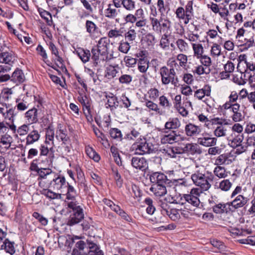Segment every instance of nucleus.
<instances>
[{"instance_id": "1", "label": "nucleus", "mask_w": 255, "mask_h": 255, "mask_svg": "<svg viewBox=\"0 0 255 255\" xmlns=\"http://www.w3.org/2000/svg\"><path fill=\"white\" fill-rule=\"evenodd\" d=\"M150 181L154 183L150 188V191L158 197L167 194V187L171 183L167 176L161 172H153L149 176Z\"/></svg>"}, {"instance_id": "2", "label": "nucleus", "mask_w": 255, "mask_h": 255, "mask_svg": "<svg viewBox=\"0 0 255 255\" xmlns=\"http://www.w3.org/2000/svg\"><path fill=\"white\" fill-rule=\"evenodd\" d=\"M202 193V191L198 188H192L189 193L184 194H176L172 197V200L170 202L172 203L184 205L188 203L193 206L197 207L199 206L200 201L199 197Z\"/></svg>"}, {"instance_id": "3", "label": "nucleus", "mask_w": 255, "mask_h": 255, "mask_svg": "<svg viewBox=\"0 0 255 255\" xmlns=\"http://www.w3.org/2000/svg\"><path fill=\"white\" fill-rule=\"evenodd\" d=\"M191 178L194 184L200 187V190L207 191L211 186L210 182L213 181L214 176L211 172L205 170L196 171L191 175Z\"/></svg>"}, {"instance_id": "4", "label": "nucleus", "mask_w": 255, "mask_h": 255, "mask_svg": "<svg viewBox=\"0 0 255 255\" xmlns=\"http://www.w3.org/2000/svg\"><path fill=\"white\" fill-rule=\"evenodd\" d=\"M149 20L152 29L156 33L161 35L171 33L172 22L165 15H161L159 18L150 16Z\"/></svg>"}, {"instance_id": "5", "label": "nucleus", "mask_w": 255, "mask_h": 255, "mask_svg": "<svg viewBox=\"0 0 255 255\" xmlns=\"http://www.w3.org/2000/svg\"><path fill=\"white\" fill-rule=\"evenodd\" d=\"M110 40L106 37H102L98 41L97 47L92 49V58L96 63L99 60L105 61L109 59L108 46Z\"/></svg>"}, {"instance_id": "6", "label": "nucleus", "mask_w": 255, "mask_h": 255, "mask_svg": "<svg viewBox=\"0 0 255 255\" xmlns=\"http://www.w3.org/2000/svg\"><path fill=\"white\" fill-rule=\"evenodd\" d=\"M130 150L134 154L143 155L153 152V145L148 142L145 137H141L135 141L131 146Z\"/></svg>"}, {"instance_id": "7", "label": "nucleus", "mask_w": 255, "mask_h": 255, "mask_svg": "<svg viewBox=\"0 0 255 255\" xmlns=\"http://www.w3.org/2000/svg\"><path fill=\"white\" fill-rule=\"evenodd\" d=\"M242 188L240 186H237L232 192L231 198L233 199L231 202L227 203L228 207H231L234 209H238L243 207L249 201V198L240 194Z\"/></svg>"}, {"instance_id": "8", "label": "nucleus", "mask_w": 255, "mask_h": 255, "mask_svg": "<svg viewBox=\"0 0 255 255\" xmlns=\"http://www.w3.org/2000/svg\"><path fill=\"white\" fill-rule=\"evenodd\" d=\"M67 206L73 210V213L68 219L67 225L71 226L80 222L84 216L82 208L78 205L76 201L68 202Z\"/></svg>"}, {"instance_id": "9", "label": "nucleus", "mask_w": 255, "mask_h": 255, "mask_svg": "<svg viewBox=\"0 0 255 255\" xmlns=\"http://www.w3.org/2000/svg\"><path fill=\"white\" fill-rule=\"evenodd\" d=\"M185 138V137L173 130L163 132L160 136L162 144H173L183 141Z\"/></svg>"}, {"instance_id": "10", "label": "nucleus", "mask_w": 255, "mask_h": 255, "mask_svg": "<svg viewBox=\"0 0 255 255\" xmlns=\"http://www.w3.org/2000/svg\"><path fill=\"white\" fill-rule=\"evenodd\" d=\"M77 99L82 106L84 114L88 122L92 123L93 119L91 108V100L86 95L83 94H80Z\"/></svg>"}, {"instance_id": "11", "label": "nucleus", "mask_w": 255, "mask_h": 255, "mask_svg": "<svg viewBox=\"0 0 255 255\" xmlns=\"http://www.w3.org/2000/svg\"><path fill=\"white\" fill-rule=\"evenodd\" d=\"M6 232L0 228V250H4L7 253L12 255L15 253V243L8 239H5Z\"/></svg>"}, {"instance_id": "12", "label": "nucleus", "mask_w": 255, "mask_h": 255, "mask_svg": "<svg viewBox=\"0 0 255 255\" xmlns=\"http://www.w3.org/2000/svg\"><path fill=\"white\" fill-rule=\"evenodd\" d=\"M159 74L161 76V83L163 85H168L169 83H175V77L176 72H173L168 70L167 66H163L160 68Z\"/></svg>"}, {"instance_id": "13", "label": "nucleus", "mask_w": 255, "mask_h": 255, "mask_svg": "<svg viewBox=\"0 0 255 255\" xmlns=\"http://www.w3.org/2000/svg\"><path fill=\"white\" fill-rule=\"evenodd\" d=\"M14 112V109L11 107L9 105L0 102V114L5 120L13 122L15 116Z\"/></svg>"}, {"instance_id": "14", "label": "nucleus", "mask_w": 255, "mask_h": 255, "mask_svg": "<svg viewBox=\"0 0 255 255\" xmlns=\"http://www.w3.org/2000/svg\"><path fill=\"white\" fill-rule=\"evenodd\" d=\"M228 98L229 101H227L222 106H219L218 108L219 112L224 113L226 110H229L236 105H240L237 103V100L239 99L238 94L236 91H231Z\"/></svg>"}, {"instance_id": "15", "label": "nucleus", "mask_w": 255, "mask_h": 255, "mask_svg": "<svg viewBox=\"0 0 255 255\" xmlns=\"http://www.w3.org/2000/svg\"><path fill=\"white\" fill-rule=\"evenodd\" d=\"M39 113L36 108H32L27 111L24 114V118L27 123L29 125L38 122Z\"/></svg>"}, {"instance_id": "16", "label": "nucleus", "mask_w": 255, "mask_h": 255, "mask_svg": "<svg viewBox=\"0 0 255 255\" xmlns=\"http://www.w3.org/2000/svg\"><path fill=\"white\" fill-rule=\"evenodd\" d=\"M244 138L243 134L235 132H232L227 137L229 145L233 148L241 146Z\"/></svg>"}, {"instance_id": "17", "label": "nucleus", "mask_w": 255, "mask_h": 255, "mask_svg": "<svg viewBox=\"0 0 255 255\" xmlns=\"http://www.w3.org/2000/svg\"><path fill=\"white\" fill-rule=\"evenodd\" d=\"M217 140L216 137H211L209 133H205L202 134L201 137L198 138L197 142L202 146L210 147L215 145Z\"/></svg>"}, {"instance_id": "18", "label": "nucleus", "mask_w": 255, "mask_h": 255, "mask_svg": "<svg viewBox=\"0 0 255 255\" xmlns=\"http://www.w3.org/2000/svg\"><path fill=\"white\" fill-rule=\"evenodd\" d=\"M167 205L163 204L161 206V213L163 215L168 216L173 221H176L180 218V211L176 209H169Z\"/></svg>"}, {"instance_id": "19", "label": "nucleus", "mask_w": 255, "mask_h": 255, "mask_svg": "<svg viewBox=\"0 0 255 255\" xmlns=\"http://www.w3.org/2000/svg\"><path fill=\"white\" fill-rule=\"evenodd\" d=\"M131 164L133 168L142 171L148 168V163L144 157H133Z\"/></svg>"}, {"instance_id": "20", "label": "nucleus", "mask_w": 255, "mask_h": 255, "mask_svg": "<svg viewBox=\"0 0 255 255\" xmlns=\"http://www.w3.org/2000/svg\"><path fill=\"white\" fill-rule=\"evenodd\" d=\"M29 98L28 96H23L16 99L15 107L18 111H24L30 107Z\"/></svg>"}, {"instance_id": "21", "label": "nucleus", "mask_w": 255, "mask_h": 255, "mask_svg": "<svg viewBox=\"0 0 255 255\" xmlns=\"http://www.w3.org/2000/svg\"><path fill=\"white\" fill-rule=\"evenodd\" d=\"M65 178L62 175L54 176V178L50 182V185L54 189L59 190L67 187Z\"/></svg>"}, {"instance_id": "22", "label": "nucleus", "mask_w": 255, "mask_h": 255, "mask_svg": "<svg viewBox=\"0 0 255 255\" xmlns=\"http://www.w3.org/2000/svg\"><path fill=\"white\" fill-rule=\"evenodd\" d=\"M215 122H217V124L219 125L217 127L214 131V134L217 137L226 136L227 135L228 129L223 125V119L218 118H215L213 120Z\"/></svg>"}, {"instance_id": "23", "label": "nucleus", "mask_w": 255, "mask_h": 255, "mask_svg": "<svg viewBox=\"0 0 255 255\" xmlns=\"http://www.w3.org/2000/svg\"><path fill=\"white\" fill-rule=\"evenodd\" d=\"M16 61V57L12 51L2 52L0 53V62L12 66Z\"/></svg>"}, {"instance_id": "24", "label": "nucleus", "mask_w": 255, "mask_h": 255, "mask_svg": "<svg viewBox=\"0 0 255 255\" xmlns=\"http://www.w3.org/2000/svg\"><path fill=\"white\" fill-rule=\"evenodd\" d=\"M40 137V132L35 129L27 133L25 138V145H29L38 141Z\"/></svg>"}, {"instance_id": "25", "label": "nucleus", "mask_w": 255, "mask_h": 255, "mask_svg": "<svg viewBox=\"0 0 255 255\" xmlns=\"http://www.w3.org/2000/svg\"><path fill=\"white\" fill-rule=\"evenodd\" d=\"M107 103L105 104L106 108H110L112 112L115 111L119 106V102L117 97L113 94L106 95Z\"/></svg>"}, {"instance_id": "26", "label": "nucleus", "mask_w": 255, "mask_h": 255, "mask_svg": "<svg viewBox=\"0 0 255 255\" xmlns=\"http://www.w3.org/2000/svg\"><path fill=\"white\" fill-rule=\"evenodd\" d=\"M87 248H86V244L83 241H79L76 243L73 250V255H87Z\"/></svg>"}, {"instance_id": "27", "label": "nucleus", "mask_w": 255, "mask_h": 255, "mask_svg": "<svg viewBox=\"0 0 255 255\" xmlns=\"http://www.w3.org/2000/svg\"><path fill=\"white\" fill-rule=\"evenodd\" d=\"M24 80L25 76L23 71L19 68H16L11 76V81L18 85L23 82Z\"/></svg>"}, {"instance_id": "28", "label": "nucleus", "mask_w": 255, "mask_h": 255, "mask_svg": "<svg viewBox=\"0 0 255 255\" xmlns=\"http://www.w3.org/2000/svg\"><path fill=\"white\" fill-rule=\"evenodd\" d=\"M183 150L184 152L191 155L200 154L202 152L200 146L197 144L193 143L186 144Z\"/></svg>"}, {"instance_id": "29", "label": "nucleus", "mask_w": 255, "mask_h": 255, "mask_svg": "<svg viewBox=\"0 0 255 255\" xmlns=\"http://www.w3.org/2000/svg\"><path fill=\"white\" fill-rule=\"evenodd\" d=\"M211 86L205 85L201 89L196 90L194 93V97L198 100H202L205 96H209L211 94Z\"/></svg>"}, {"instance_id": "30", "label": "nucleus", "mask_w": 255, "mask_h": 255, "mask_svg": "<svg viewBox=\"0 0 255 255\" xmlns=\"http://www.w3.org/2000/svg\"><path fill=\"white\" fill-rule=\"evenodd\" d=\"M240 108V105H236L235 106L230 108L229 109L233 113L231 118L232 120L235 123L241 122L244 118V117L242 114L239 112Z\"/></svg>"}, {"instance_id": "31", "label": "nucleus", "mask_w": 255, "mask_h": 255, "mask_svg": "<svg viewBox=\"0 0 255 255\" xmlns=\"http://www.w3.org/2000/svg\"><path fill=\"white\" fill-rule=\"evenodd\" d=\"M120 13V10L115 7L112 4H108L107 7L104 10V15L109 18L114 19Z\"/></svg>"}, {"instance_id": "32", "label": "nucleus", "mask_w": 255, "mask_h": 255, "mask_svg": "<svg viewBox=\"0 0 255 255\" xmlns=\"http://www.w3.org/2000/svg\"><path fill=\"white\" fill-rule=\"evenodd\" d=\"M186 134L188 136L197 135L201 131L199 127L192 124H188L185 127Z\"/></svg>"}, {"instance_id": "33", "label": "nucleus", "mask_w": 255, "mask_h": 255, "mask_svg": "<svg viewBox=\"0 0 255 255\" xmlns=\"http://www.w3.org/2000/svg\"><path fill=\"white\" fill-rule=\"evenodd\" d=\"M74 53L78 56L84 63H87L90 60L91 53L89 50L84 49L82 48H78Z\"/></svg>"}, {"instance_id": "34", "label": "nucleus", "mask_w": 255, "mask_h": 255, "mask_svg": "<svg viewBox=\"0 0 255 255\" xmlns=\"http://www.w3.org/2000/svg\"><path fill=\"white\" fill-rule=\"evenodd\" d=\"M85 28L86 32L92 38L95 37L99 29L97 25L93 21L89 20L86 21Z\"/></svg>"}, {"instance_id": "35", "label": "nucleus", "mask_w": 255, "mask_h": 255, "mask_svg": "<svg viewBox=\"0 0 255 255\" xmlns=\"http://www.w3.org/2000/svg\"><path fill=\"white\" fill-rule=\"evenodd\" d=\"M88 254H87V255H104L102 251L100 249L99 247L95 243L88 241Z\"/></svg>"}, {"instance_id": "36", "label": "nucleus", "mask_w": 255, "mask_h": 255, "mask_svg": "<svg viewBox=\"0 0 255 255\" xmlns=\"http://www.w3.org/2000/svg\"><path fill=\"white\" fill-rule=\"evenodd\" d=\"M176 17L179 20H183L184 23L188 24L190 20L187 18V15L185 12V9L183 7H178L175 12Z\"/></svg>"}, {"instance_id": "37", "label": "nucleus", "mask_w": 255, "mask_h": 255, "mask_svg": "<svg viewBox=\"0 0 255 255\" xmlns=\"http://www.w3.org/2000/svg\"><path fill=\"white\" fill-rule=\"evenodd\" d=\"M180 126V122L177 118H170L165 124L166 129H176Z\"/></svg>"}, {"instance_id": "38", "label": "nucleus", "mask_w": 255, "mask_h": 255, "mask_svg": "<svg viewBox=\"0 0 255 255\" xmlns=\"http://www.w3.org/2000/svg\"><path fill=\"white\" fill-rule=\"evenodd\" d=\"M192 47L193 51V56L197 59L204 54V50L202 44L192 43Z\"/></svg>"}, {"instance_id": "39", "label": "nucleus", "mask_w": 255, "mask_h": 255, "mask_svg": "<svg viewBox=\"0 0 255 255\" xmlns=\"http://www.w3.org/2000/svg\"><path fill=\"white\" fill-rule=\"evenodd\" d=\"M12 141V137L10 135L6 133L1 136L0 145L4 146L6 149H8L10 147Z\"/></svg>"}, {"instance_id": "40", "label": "nucleus", "mask_w": 255, "mask_h": 255, "mask_svg": "<svg viewBox=\"0 0 255 255\" xmlns=\"http://www.w3.org/2000/svg\"><path fill=\"white\" fill-rule=\"evenodd\" d=\"M75 170L77 172V178L78 180L77 183L78 186L80 187H85V179L83 172L81 170L80 167L78 166L76 167Z\"/></svg>"}, {"instance_id": "41", "label": "nucleus", "mask_w": 255, "mask_h": 255, "mask_svg": "<svg viewBox=\"0 0 255 255\" xmlns=\"http://www.w3.org/2000/svg\"><path fill=\"white\" fill-rule=\"evenodd\" d=\"M85 151L87 155L91 159L96 162H98L100 160V155L91 146H87L85 147Z\"/></svg>"}, {"instance_id": "42", "label": "nucleus", "mask_w": 255, "mask_h": 255, "mask_svg": "<svg viewBox=\"0 0 255 255\" xmlns=\"http://www.w3.org/2000/svg\"><path fill=\"white\" fill-rule=\"evenodd\" d=\"M124 35L126 41L132 43L136 37V32L134 28L130 27L128 31L125 33Z\"/></svg>"}, {"instance_id": "43", "label": "nucleus", "mask_w": 255, "mask_h": 255, "mask_svg": "<svg viewBox=\"0 0 255 255\" xmlns=\"http://www.w3.org/2000/svg\"><path fill=\"white\" fill-rule=\"evenodd\" d=\"M145 106L150 110L154 111L156 114L161 115L163 114L162 110L160 109L157 104L154 103L152 101H146Z\"/></svg>"}, {"instance_id": "44", "label": "nucleus", "mask_w": 255, "mask_h": 255, "mask_svg": "<svg viewBox=\"0 0 255 255\" xmlns=\"http://www.w3.org/2000/svg\"><path fill=\"white\" fill-rule=\"evenodd\" d=\"M137 62L138 70L141 73H145L149 67V61L145 58H139Z\"/></svg>"}, {"instance_id": "45", "label": "nucleus", "mask_w": 255, "mask_h": 255, "mask_svg": "<svg viewBox=\"0 0 255 255\" xmlns=\"http://www.w3.org/2000/svg\"><path fill=\"white\" fill-rule=\"evenodd\" d=\"M214 175L219 178H225L228 175L225 167L221 166H217L213 171Z\"/></svg>"}, {"instance_id": "46", "label": "nucleus", "mask_w": 255, "mask_h": 255, "mask_svg": "<svg viewBox=\"0 0 255 255\" xmlns=\"http://www.w3.org/2000/svg\"><path fill=\"white\" fill-rule=\"evenodd\" d=\"M171 33H167L166 34H162L161 38L160 40L159 45L160 47L164 50H167L169 48V40L168 37Z\"/></svg>"}, {"instance_id": "47", "label": "nucleus", "mask_w": 255, "mask_h": 255, "mask_svg": "<svg viewBox=\"0 0 255 255\" xmlns=\"http://www.w3.org/2000/svg\"><path fill=\"white\" fill-rule=\"evenodd\" d=\"M94 131L100 142L105 146H108L109 142L105 135L97 128H94Z\"/></svg>"}, {"instance_id": "48", "label": "nucleus", "mask_w": 255, "mask_h": 255, "mask_svg": "<svg viewBox=\"0 0 255 255\" xmlns=\"http://www.w3.org/2000/svg\"><path fill=\"white\" fill-rule=\"evenodd\" d=\"M119 67L110 65L107 67L106 71V76L109 79L113 78L116 76L118 73Z\"/></svg>"}, {"instance_id": "49", "label": "nucleus", "mask_w": 255, "mask_h": 255, "mask_svg": "<svg viewBox=\"0 0 255 255\" xmlns=\"http://www.w3.org/2000/svg\"><path fill=\"white\" fill-rule=\"evenodd\" d=\"M38 12L40 16L46 21L47 24L51 25L52 23V18L51 14L42 8L39 9Z\"/></svg>"}, {"instance_id": "50", "label": "nucleus", "mask_w": 255, "mask_h": 255, "mask_svg": "<svg viewBox=\"0 0 255 255\" xmlns=\"http://www.w3.org/2000/svg\"><path fill=\"white\" fill-rule=\"evenodd\" d=\"M193 0H189L187 2V3L185 7V12L187 15V18L191 20L193 17L194 12L193 8Z\"/></svg>"}, {"instance_id": "51", "label": "nucleus", "mask_w": 255, "mask_h": 255, "mask_svg": "<svg viewBox=\"0 0 255 255\" xmlns=\"http://www.w3.org/2000/svg\"><path fill=\"white\" fill-rule=\"evenodd\" d=\"M210 54L213 58H217L221 55V45L214 43L213 44L210 49Z\"/></svg>"}, {"instance_id": "52", "label": "nucleus", "mask_w": 255, "mask_h": 255, "mask_svg": "<svg viewBox=\"0 0 255 255\" xmlns=\"http://www.w3.org/2000/svg\"><path fill=\"white\" fill-rule=\"evenodd\" d=\"M175 44L181 52H185L189 49L188 44L182 39H178L176 41Z\"/></svg>"}, {"instance_id": "53", "label": "nucleus", "mask_w": 255, "mask_h": 255, "mask_svg": "<svg viewBox=\"0 0 255 255\" xmlns=\"http://www.w3.org/2000/svg\"><path fill=\"white\" fill-rule=\"evenodd\" d=\"M192 71L194 74H196L198 75H201L204 74H209L210 72V69H207L202 65L200 64L195 66L194 67Z\"/></svg>"}, {"instance_id": "54", "label": "nucleus", "mask_w": 255, "mask_h": 255, "mask_svg": "<svg viewBox=\"0 0 255 255\" xmlns=\"http://www.w3.org/2000/svg\"><path fill=\"white\" fill-rule=\"evenodd\" d=\"M167 65L169 67L168 70L172 71L173 72H176L175 71L178 70L180 67L174 57L169 58L167 62Z\"/></svg>"}, {"instance_id": "55", "label": "nucleus", "mask_w": 255, "mask_h": 255, "mask_svg": "<svg viewBox=\"0 0 255 255\" xmlns=\"http://www.w3.org/2000/svg\"><path fill=\"white\" fill-rule=\"evenodd\" d=\"M199 60L200 64L207 69H210L212 64L211 58L208 55L203 54L197 58Z\"/></svg>"}, {"instance_id": "56", "label": "nucleus", "mask_w": 255, "mask_h": 255, "mask_svg": "<svg viewBox=\"0 0 255 255\" xmlns=\"http://www.w3.org/2000/svg\"><path fill=\"white\" fill-rule=\"evenodd\" d=\"M37 174L39 178L42 179L46 178L47 176L50 175H55V172H53L51 169L49 168H40Z\"/></svg>"}, {"instance_id": "57", "label": "nucleus", "mask_w": 255, "mask_h": 255, "mask_svg": "<svg viewBox=\"0 0 255 255\" xmlns=\"http://www.w3.org/2000/svg\"><path fill=\"white\" fill-rule=\"evenodd\" d=\"M41 194L50 199H59L61 197L60 194L55 193L48 189H43Z\"/></svg>"}, {"instance_id": "58", "label": "nucleus", "mask_w": 255, "mask_h": 255, "mask_svg": "<svg viewBox=\"0 0 255 255\" xmlns=\"http://www.w3.org/2000/svg\"><path fill=\"white\" fill-rule=\"evenodd\" d=\"M227 207H228V205L227 203L226 204H222L219 203L215 205L213 207V211L217 214H221L224 212H227Z\"/></svg>"}, {"instance_id": "59", "label": "nucleus", "mask_w": 255, "mask_h": 255, "mask_svg": "<svg viewBox=\"0 0 255 255\" xmlns=\"http://www.w3.org/2000/svg\"><path fill=\"white\" fill-rule=\"evenodd\" d=\"M123 6L128 11H133L135 9V1L133 0H124Z\"/></svg>"}, {"instance_id": "60", "label": "nucleus", "mask_w": 255, "mask_h": 255, "mask_svg": "<svg viewBox=\"0 0 255 255\" xmlns=\"http://www.w3.org/2000/svg\"><path fill=\"white\" fill-rule=\"evenodd\" d=\"M130 44L131 43L127 41H121L119 43L118 50L124 54H127L130 48Z\"/></svg>"}, {"instance_id": "61", "label": "nucleus", "mask_w": 255, "mask_h": 255, "mask_svg": "<svg viewBox=\"0 0 255 255\" xmlns=\"http://www.w3.org/2000/svg\"><path fill=\"white\" fill-rule=\"evenodd\" d=\"M29 125L27 123L18 127L16 130V133L19 136H24L27 134L29 130Z\"/></svg>"}, {"instance_id": "62", "label": "nucleus", "mask_w": 255, "mask_h": 255, "mask_svg": "<svg viewBox=\"0 0 255 255\" xmlns=\"http://www.w3.org/2000/svg\"><path fill=\"white\" fill-rule=\"evenodd\" d=\"M54 130L53 128L48 127L46 131V140L45 144L49 143V141L52 142L54 144Z\"/></svg>"}, {"instance_id": "63", "label": "nucleus", "mask_w": 255, "mask_h": 255, "mask_svg": "<svg viewBox=\"0 0 255 255\" xmlns=\"http://www.w3.org/2000/svg\"><path fill=\"white\" fill-rule=\"evenodd\" d=\"M144 202L147 205L146 209V213L149 215H152L155 211V208L153 205L152 200L149 198H146L144 200Z\"/></svg>"}, {"instance_id": "64", "label": "nucleus", "mask_w": 255, "mask_h": 255, "mask_svg": "<svg viewBox=\"0 0 255 255\" xmlns=\"http://www.w3.org/2000/svg\"><path fill=\"white\" fill-rule=\"evenodd\" d=\"M141 137H144L140 135V133L137 131L133 129L130 131V132L126 135V138L128 140H136L139 139Z\"/></svg>"}]
</instances>
